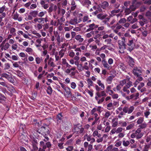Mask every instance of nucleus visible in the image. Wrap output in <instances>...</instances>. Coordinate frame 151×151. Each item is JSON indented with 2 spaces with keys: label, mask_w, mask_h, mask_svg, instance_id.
<instances>
[{
  "label": "nucleus",
  "mask_w": 151,
  "mask_h": 151,
  "mask_svg": "<svg viewBox=\"0 0 151 151\" xmlns=\"http://www.w3.org/2000/svg\"><path fill=\"white\" fill-rule=\"evenodd\" d=\"M40 147L38 151H45V150L47 148L49 151H50L52 147V144L50 142H46L45 144L43 141L40 142Z\"/></svg>",
  "instance_id": "1"
},
{
  "label": "nucleus",
  "mask_w": 151,
  "mask_h": 151,
  "mask_svg": "<svg viewBox=\"0 0 151 151\" xmlns=\"http://www.w3.org/2000/svg\"><path fill=\"white\" fill-rule=\"evenodd\" d=\"M37 132L43 136V137L47 135L50 133L49 128L47 126L42 127L37 130Z\"/></svg>",
  "instance_id": "2"
},
{
  "label": "nucleus",
  "mask_w": 151,
  "mask_h": 151,
  "mask_svg": "<svg viewBox=\"0 0 151 151\" xmlns=\"http://www.w3.org/2000/svg\"><path fill=\"white\" fill-rule=\"evenodd\" d=\"M125 39L123 37L122 38V40L119 41V48L120 49L119 52L121 53H123L124 50L126 49V45L125 44Z\"/></svg>",
  "instance_id": "3"
},
{
  "label": "nucleus",
  "mask_w": 151,
  "mask_h": 151,
  "mask_svg": "<svg viewBox=\"0 0 151 151\" xmlns=\"http://www.w3.org/2000/svg\"><path fill=\"white\" fill-rule=\"evenodd\" d=\"M132 73L135 77H138L142 75V68L140 67L135 66L134 67L132 70Z\"/></svg>",
  "instance_id": "4"
},
{
  "label": "nucleus",
  "mask_w": 151,
  "mask_h": 151,
  "mask_svg": "<svg viewBox=\"0 0 151 151\" xmlns=\"http://www.w3.org/2000/svg\"><path fill=\"white\" fill-rule=\"evenodd\" d=\"M134 109V107L133 106L129 107L128 106H126L123 109V111L125 113L130 114L132 112Z\"/></svg>",
  "instance_id": "5"
},
{
  "label": "nucleus",
  "mask_w": 151,
  "mask_h": 151,
  "mask_svg": "<svg viewBox=\"0 0 151 151\" xmlns=\"http://www.w3.org/2000/svg\"><path fill=\"white\" fill-rule=\"evenodd\" d=\"M98 27V25L95 24L94 23L90 24L88 26H87V27H88L89 28L86 30V31L88 32L92 31L95 29L97 28Z\"/></svg>",
  "instance_id": "6"
},
{
  "label": "nucleus",
  "mask_w": 151,
  "mask_h": 151,
  "mask_svg": "<svg viewBox=\"0 0 151 151\" xmlns=\"http://www.w3.org/2000/svg\"><path fill=\"white\" fill-rule=\"evenodd\" d=\"M136 8L133 5H131L129 8L126 9L125 10L124 12L125 15H127L129 14L132 11L135 10Z\"/></svg>",
  "instance_id": "7"
},
{
  "label": "nucleus",
  "mask_w": 151,
  "mask_h": 151,
  "mask_svg": "<svg viewBox=\"0 0 151 151\" xmlns=\"http://www.w3.org/2000/svg\"><path fill=\"white\" fill-rule=\"evenodd\" d=\"M71 89L69 87H67L66 89L65 90L66 92V93H65V96L68 98H70L71 97L72 93L71 92Z\"/></svg>",
  "instance_id": "8"
},
{
  "label": "nucleus",
  "mask_w": 151,
  "mask_h": 151,
  "mask_svg": "<svg viewBox=\"0 0 151 151\" xmlns=\"http://www.w3.org/2000/svg\"><path fill=\"white\" fill-rule=\"evenodd\" d=\"M109 6V3L106 1H104L98 5L99 8H101L103 9H105Z\"/></svg>",
  "instance_id": "9"
},
{
  "label": "nucleus",
  "mask_w": 151,
  "mask_h": 151,
  "mask_svg": "<svg viewBox=\"0 0 151 151\" xmlns=\"http://www.w3.org/2000/svg\"><path fill=\"white\" fill-rule=\"evenodd\" d=\"M63 116L62 114V113H60L58 114L56 116V119L57 121V124H59L61 122L63 121Z\"/></svg>",
  "instance_id": "10"
},
{
  "label": "nucleus",
  "mask_w": 151,
  "mask_h": 151,
  "mask_svg": "<svg viewBox=\"0 0 151 151\" xmlns=\"http://www.w3.org/2000/svg\"><path fill=\"white\" fill-rule=\"evenodd\" d=\"M127 45L130 47L129 48V50L131 52L133 50L134 46V44L133 43V41L132 40H129Z\"/></svg>",
  "instance_id": "11"
},
{
  "label": "nucleus",
  "mask_w": 151,
  "mask_h": 151,
  "mask_svg": "<svg viewBox=\"0 0 151 151\" xmlns=\"http://www.w3.org/2000/svg\"><path fill=\"white\" fill-rule=\"evenodd\" d=\"M74 130L75 132H77V133L81 134L83 133L84 128L83 127L79 128L78 127H76L75 128Z\"/></svg>",
  "instance_id": "12"
},
{
  "label": "nucleus",
  "mask_w": 151,
  "mask_h": 151,
  "mask_svg": "<svg viewBox=\"0 0 151 151\" xmlns=\"http://www.w3.org/2000/svg\"><path fill=\"white\" fill-rule=\"evenodd\" d=\"M82 3L83 6L88 8L90 5L91 4V2L89 0H84L82 2Z\"/></svg>",
  "instance_id": "13"
},
{
  "label": "nucleus",
  "mask_w": 151,
  "mask_h": 151,
  "mask_svg": "<svg viewBox=\"0 0 151 151\" xmlns=\"http://www.w3.org/2000/svg\"><path fill=\"white\" fill-rule=\"evenodd\" d=\"M129 65L131 67H133L134 65L135 62L134 59L130 56L129 57Z\"/></svg>",
  "instance_id": "14"
},
{
  "label": "nucleus",
  "mask_w": 151,
  "mask_h": 151,
  "mask_svg": "<svg viewBox=\"0 0 151 151\" xmlns=\"http://www.w3.org/2000/svg\"><path fill=\"white\" fill-rule=\"evenodd\" d=\"M96 95L97 96H98L99 97H104L106 96V94L105 92V91H101L100 92H97L96 93Z\"/></svg>",
  "instance_id": "15"
},
{
  "label": "nucleus",
  "mask_w": 151,
  "mask_h": 151,
  "mask_svg": "<svg viewBox=\"0 0 151 151\" xmlns=\"http://www.w3.org/2000/svg\"><path fill=\"white\" fill-rule=\"evenodd\" d=\"M54 35L56 38V39L57 40V42L58 44H59L61 42H62L63 41V39H61V40L60 38V36L58 34V32H56V33H54Z\"/></svg>",
  "instance_id": "16"
},
{
  "label": "nucleus",
  "mask_w": 151,
  "mask_h": 151,
  "mask_svg": "<svg viewBox=\"0 0 151 151\" xmlns=\"http://www.w3.org/2000/svg\"><path fill=\"white\" fill-rule=\"evenodd\" d=\"M107 16V15L106 14H102L100 13L97 15V17L99 19L102 20L105 19Z\"/></svg>",
  "instance_id": "17"
},
{
  "label": "nucleus",
  "mask_w": 151,
  "mask_h": 151,
  "mask_svg": "<svg viewBox=\"0 0 151 151\" xmlns=\"http://www.w3.org/2000/svg\"><path fill=\"white\" fill-rule=\"evenodd\" d=\"M75 39L79 43L82 42L84 40L83 38L80 35H76L75 36Z\"/></svg>",
  "instance_id": "18"
},
{
  "label": "nucleus",
  "mask_w": 151,
  "mask_h": 151,
  "mask_svg": "<svg viewBox=\"0 0 151 151\" xmlns=\"http://www.w3.org/2000/svg\"><path fill=\"white\" fill-rule=\"evenodd\" d=\"M10 46V45L8 43H6L4 45L0 47V48L2 51H3V50H6L8 49Z\"/></svg>",
  "instance_id": "19"
},
{
  "label": "nucleus",
  "mask_w": 151,
  "mask_h": 151,
  "mask_svg": "<svg viewBox=\"0 0 151 151\" xmlns=\"http://www.w3.org/2000/svg\"><path fill=\"white\" fill-rule=\"evenodd\" d=\"M38 11L36 10L32 11L30 12L29 14L33 17H35L38 15Z\"/></svg>",
  "instance_id": "20"
},
{
  "label": "nucleus",
  "mask_w": 151,
  "mask_h": 151,
  "mask_svg": "<svg viewBox=\"0 0 151 151\" xmlns=\"http://www.w3.org/2000/svg\"><path fill=\"white\" fill-rule=\"evenodd\" d=\"M53 61L54 59L52 58H50L48 61V65L52 67H54L55 66V65Z\"/></svg>",
  "instance_id": "21"
},
{
  "label": "nucleus",
  "mask_w": 151,
  "mask_h": 151,
  "mask_svg": "<svg viewBox=\"0 0 151 151\" xmlns=\"http://www.w3.org/2000/svg\"><path fill=\"white\" fill-rule=\"evenodd\" d=\"M114 77V76H109L107 77L106 81L108 84H110L111 83Z\"/></svg>",
  "instance_id": "22"
},
{
  "label": "nucleus",
  "mask_w": 151,
  "mask_h": 151,
  "mask_svg": "<svg viewBox=\"0 0 151 151\" xmlns=\"http://www.w3.org/2000/svg\"><path fill=\"white\" fill-rule=\"evenodd\" d=\"M91 136L89 135L86 134H85L83 136L84 139H87L88 141H90L91 139Z\"/></svg>",
  "instance_id": "23"
},
{
  "label": "nucleus",
  "mask_w": 151,
  "mask_h": 151,
  "mask_svg": "<svg viewBox=\"0 0 151 151\" xmlns=\"http://www.w3.org/2000/svg\"><path fill=\"white\" fill-rule=\"evenodd\" d=\"M69 23L71 25H75L77 23V19L76 18L71 19Z\"/></svg>",
  "instance_id": "24"
},
{
  "label": "nucleus",
  "mask_w": 151,
  "mask_h": 151,
  "mask_svg": "<svg viewBox=\"0 0 151 151\" xmlns=\"http://www.w3.org/2000/svg\"><path fill=\"white\" fill-rule=\"evenodd\" d=\"M20 138L22 140V142L24 141L27 142L28 139L23 134H22L20 137Z\"/></svg>",
  "instance_id": "25"
},
{
  "label": "nucleus",
  "mask_w": 151,
  "mask_h": 151,
  "mask_svg": "<svg viewBox=\"0 0 151 151\" xmlns=\"http://www.w3.org/2000/svg\"><path fill=\"white\" fill-rule=\"evenodd\" d=\"M97 83L99 85L101 86V90H103L105 88L104 86V84L101 83V81L99 80L97 82Z\"/></svg>",
  "instance_id": "26"
},
{
  "label": "nucleus",
  "mask_w": 151,
  "mask_h": 151,
  "mask_svg": "<svg viewBox=\"0 0 151 151\" xmlns=\"http://www.w3.org/2000/svg\"><path fill=\"white\" fill-rule=\"evenodd\" d=\"M31 142L32 144H38V140L35 137H33L32 138H31Z\"/></svg>",
  "instance_id": "27"
},
{
  "label": "nucleus",
  "mask_w": 151,
  "mask_h": 151,
  "mask_svg": "<svg viewBox=\"0 0 151 151\" xmlns=\"http://www.w3.org/2000/svg\"><path fill=\"white\" fill-rule=\"evenodd\" d=\"M52 91V90L50 86H48L47 88V94L51 95Z\"/></svg>",
  "instance_id": "28"
},
{
  "label": "nucleus",
  "mask_w": 151,
  "mask_h": 151,
  "mask_svg": "<svg viewBox=\"0 0 151 151\" xmlns=\"http://www.w3.org/2000/svg\"><path fill=\"white\" fill-rule=\"evenodd\" d=\"M107 109L109 110H111L113 108V105L112 103L111 102L110 103L107 104Z\"/></svg>",
  "instance_id": "29"
},
{
  "label": "nucleus",
  "mask_w": 151,
  "mask_h": 151,
  "mask_svg": "<svg viewBox=\"0 0 151 151\" xmlns=\"http://www.w3.org/2000/svg\"><path fill=\"white\" fill-rule=\"evenodd\" d=\"M4 69L5 70H8L10 68V64L8 63H5L4 65Z\"/></svg>",
  "instance_id": "30"
},
{
  "label": "nucleus",
  "mask_w": 151,
  "mask_h": 151,
  "mask_svg": "<svg viewBox=\"0 0 151 151\" xmlns=\"http://www.w3.org/2000/svg\"><path fill=\"white\" fill-rule=\"evenodd\" d=\"M126 21V20L125 18H122L117 23V24H122L125 23Z\"/></svg>",
  "instance_id": "31"
},
{
  "label": "nucleus",
  "mask_w": 151,
  "mask_h": 151,
  "mask_svg": "<svg viewBox=\"0 0 151 151\" xmlns=\"http://www.w3.org/2000/svg\"><path fill=\"white\" fill-rule=\"evenodd\" d=\"M47 13V12L46 11L44 12H40L39 13H38V14L37 16L38 17H43L45 14Z\"/></svg>",
  "instance_id": "32"
},
{
  "label": "nucleus",
  "mask_w": 151,
  "mask_h": 151,
  "mask_svg": "<svg viewBox=\"0 0 151 151\" xmlns=\"http://www.w3.org/2000/svg\"><path fill=\"white\" fill-rule=\"evenodd\" d=\"M88 63L87 62H86L84 63V65L82 67V70H88L89 68L88 66Z\"/></svg>",
  "instance_id": "33"
},
{
  "label": "nucleus",
  "mask_w": 151,
  "mask_h": 151,
  "mask_svg": "<svg viewBox=\"0 0 151 151\" xmlns=\"http://www.w3.org/2000/svg\"><path fill=\"white\" fill-rule=\"evenodd\" d=\"M143 121V118L142 117H140L137 120V123L138 124H141Z\"/></svg>",
  "instance_id": "34"
},
{
  "label": "nucleus",
  "mask_w": 151,
  "mask_h": 151,
  "mask_svg": "<svg viewBox=\"0 0 151 151\" xmlns=\"http://www.w3.org/2000/svg\"><path fill=\"white\" fill-rule=\"evenodd\" d=\"M130 144L129 141H125L123 140V145L125 147L128 146Z\"/></svg>",
  "instance_id": "35"
},
{
  "label": "nucleus",
  "mask_w": 151,
  "mask_h": 151,
  "mask_svg": "<svg viewBox=\"0 0 151 151\" xmlns=\"http://www.w3.org/2000/svg\"><path fill=\"white\" fill-rule=\"evenodd\" d=\"M106 136L107 135L106 134H104L103 137H101L96 140V142L98 143L102 142L103 140V137Z\"/></svg>",
  "instance_id": "36"
},
{
  "label": "nucleus",
  "mask_w": 151,
  "mask_h": 151,
  "mask_svg": "<svg viewBox=\"0 0 151 151\" xmlns=\"http://www.w3.org/2000/svg\"><path fill=\"white\" fill-rule=\"evenodd\" d=\"M126 81L127 80L126 79L121 81L119 82V85L122 86H123L124 84L126 83Z\"/></svg>",
  "instance_id": "37"
},
{
  "label": "nucleus",
  "mask_w": 151,
  "mask_h": 151,
  "mask_svg": "<svg viewBox=\"0 0 151 151\" xmlns=\"http://www.w3.org/2000/svg\"><path fill=\"white\" fill-rule=\"evenodd\" d=\"M132 86V82L129 81L126 83L125 86L127 87V88H129Z\"/></svg>",
  "instance_id": "38"
},
{
  "label": "nucleus",
  "mask_w": 151,
  "mask_h": 151,
  "mask_svg": "<svg viewBox=\"0 0 151 151\" xmlns=\"http://www.w3.org/2000/svg\"><path fill=\"white\" fill-rule=\"evenodd\" d=\"M145 86V84L144 83L141 82L139 83V85L137 87V89L138 90H140L141 88Z\"/></svg>",
  "instance_id": "39"
},
{
  "label": "nucleus",
  "mask_w": 151,
  "mask_h": 151,
  "mask_svg": "<svg viewBox=\"0 0 151 151\" xmlns=\"http://www.w3.org/2000/svg\"><path fill=\"white\" fill-rule=\"evenodd\" d=\"M17 75L19 77H22L24 75L23 73L19 70H17Z\"/></svg>",
  "instance_id": "40"
},
{
  "label": "nucleus",
  "mask_w": 151,
  "mask_h": 151,
  "mask_svg": "<svg viewBox=\"0 0 151 151\" xmlns=\"http://www.w3.org/2000/svg\"><path fill=\"white\" fill-rule=\"evenodd\" d=\"M147 126V124L145 123H142L139 126L140 129H143L145 128Z\"/></svg>",
  "instance_id": "41"
},
{
  "label": "nucleus",
  "mask_w": 151,
  "mask_h": 151,
  "mask_svg": "<svg viewBox=\"0 0 151 151\" xmlns=\"http://www.w3.org/2000/svg\"><path fill=\"white\" fill-rule=\"evenodd\" d=\"M10 76L6 73H3L1 74V77H4L7 79H8V78L10 77Z\"/></svg>",
  "instance_id": "42"
},
{
  "label": "nucleus",
  "mask_w": 151,
  "mask_h": 151,
  "mask_svg": "<svg viewBox=\"0 0 151 151\" xmlns=\"http://www.w3.org/2000/svg\"><path fill=\"white\" fill-rule=\"evenodd\" d=\"M76 85L75 83L74 82H72L70 83V87L73 89H74L76 88Z\"/></svg>",
  "instance_id": "43"
},
{
  "label": "nucleus",
  "mask_w": 151,
  "mask_h": 151,
  "mask_svg": "<svg viewBox=\"0 0 151 151\" xmlns=\"http://www.w3.org/2000/svg\"><path fill=\"white\" fill-rule=\"evenodd\" d=\"M7 79L9 82L12 83H13L14 82V80L11 75L10 76V77L8 78Z\"/></svg>",
  "instance_id": "44"
},
{
  "label": "nucleus",
  "mask_w": 151,
  "mask_h": 151,
  "mask_svg": "<svg viewBox=\"0 0 151 151\" xmlns=\"http://www.w3.org/2000/svg\"><path fill=\"white\" fill-rule=\"evenodd\" d=\"M33 19V17L31 15H29L28 17H26L25 19L27 21H28L29 20H31Z\"/></svg>",
  "instance_id": "45"
},
{
  "label": "nucleus",
  "mask_w": 151,
  "mask_h": 151,
  "mask_svg": "<svg viewBox=\"0 0 151 151\" xmlns=\"http://www.w3.org/2000/svg\"><path fill=\"white\" fill-rule=\"evenodd\" d=\"M87 92L90 96L91 97H93V90H87Z\"/></svg>",
  "instance_id": "46"
},
{
  "label": "nucleus",
  "mask_w": 151,
  "mask_h": 151,
  "mask_svg": "<svg viewBox=\"0 0 151 151\" xmlns=\"http://www.w3.org/2000/svg\"><path fill=\"white\" fill-rule=\"evenodd\" d=\"M112 127H115L118 125V122L117 121L114 122V119H113L112 120Z\"/></svg>",
  "instance_id": "47"
},
{
  "label": "nucleus",
  "mask_w": 151,
  "mask_h": 151,
  "mask_svg": "<svg viewBox=\"0 0 151 151\" xmlns=\"http://www.w3.org/2000/svg\"><path fill=\"white\" fill-rule=\"evenodd\" d=\"M44 137L45 139H44L42 141L45 143V144L46 142H50L48 141L49 140V138L48 137L46 136H45Z\"/></svg>",
  "instance_id": "48"
},
{
  "label": "nucleus",
  "mask_w": 151,
  "mask_h": 151,
  "mask_svg": "<svg viewBox=\"0 0 151 151\" xmlns=\"http://www.w3.org/2000/svg\"><path fill=\"white\" fill-rule=\"evenodd\" d=\"M11 58L14 60H17L19 59V57L17 55H13L11 57Z\"/></svg>",
  "instance_id": "49"
},
{
  "label": "nucleus",
  "mask_w": 151,
  "mask_h": 151,
  "mask_svg": "<svg viewBox=\"0 0 151 151\" xmlns=\"http://www.w3.org/2000/svg\"><path fill=\"white\" fill-rule=\"evenodd\" d=\"M134 124H132L128 126L127 127H126V129L127 130H129L130 129H132L134 126Z\"/></svg>",
  "instance_id": "50"
},
{
  "label": "nucleus",
  "mask_w": 151,
  "mask_h": 151,
  "mask_svg": "<svg viewBox=\"0 0 151 151\" xmlns=\"http://www.w3.org/2000/svg\"><path fill=\"white\" fill-rule=\"evenodd\" d=\"M111 115V114L110 111H107L106 112L104 116L105 118H108Z\"/></svg>",
  "instance_id": "51"
},
{
  "label": "nucleus",
  "mask_w": 151,
  "mask_h": 151,
  "mask_svg": "<svg viewBox=\"0 0 151 151\" xmlns=\"http://www.w3.org/2000/svg\"><path fill=\"white\" fill-rule=\"evenodd\" d=\"M6 99L5 96L3 94L0 93V101H4Z\"/></svg>",
  "instance_id": "52"
},
{
  "label": "nucleus",
  "mask_w": 151,
  "mask_h": 151,
  "mask_svg": "<svg viewBox=\"0 0 151 151\" xmlns=\"http://www.w3.org/2000/svg\"><path fill=\"white\" fill-rule=\"evenodd\" d=\"M63 50H61L59 52V55L60 56V58H61L63 57L64 55V53L63 52Z\"/></svg>",
  "instance_id": "53"
},
{
  "label": "nucleus",
  "mask_w": 151,
  "mask_h": 151,
  "mask_svg": "<svg viewBox=\"0 0 151 151\" xmlns=\"http://www.w3.org/2000/svg\"><path fill=\"white\" fill-rule=\"evenodd\" d=\"M19 17V14H18L17 12L15 13L13 16V19L14 20H16Z\"/></svg>",
  "instance_id": "54"
},
{
  "label": "nucleus",
  "mask_w": 151,
  "mask_h": 151,
  "mask_svg": "<svg viewBox=\"0 0 151 151\" xmlns=\"http://www.w3.org/2000/svg\"><path fill=\"white\" fill-rule=\"evenodd\" d=\"M62 63L63 65H65L66 66L68 64V63L67 62L66 60L65 59H62Z\"/></svg>",
  "instance_id": "55"
},
{
  "label": "nucleus",
  "mask_w": 151,
  "mask_h": 151,
  "mask_svg": "<svg viewBox=\"0 0 151 151\" xmlns=\"http://www.w3.org/2000/svg\"><path fill=\"white\" fill-rule=\"evenodd\" d=\"M87 81L88 83V85H89L91 86H92L93 83V82L91 80V79L89 78L87 80Z\"/></svg>",
  "instance_id": "56"
},
{
  "label": "nucleus",
  "mask_w": 151,
  "mask_h": 151,
  "mask_svg": "<svg viewBox=\"0 0 151 151\" xmlns=\"http://www.w3.org/2000/svg\"><path fill=\"white\" fill-rule=\"evenodd\" d=\"M92 35H93V31H91L90 32L87 33L86 36L87 37H90L92 36Z\"/></svg>",
  "instance_id": "57"
},
{
  "label": "nucleus",
  "mask_w": 151,
  "mask_h": 151,
  "mask_svg": "<svg viewBox=\"0 0 151 151\" xmlns=\"http://www.w3.org/2000/svg\"><path fill=\"white\" fill-rule=\"evenodd\" d=\"M33 149L35 150H39L38 148L37 147L38 144H32Z\"/></svg>",
  "instance_id": "58"
},
{
  "label": "nucleus",
  "mask_w": 151,
  "mask_h": 151,
  "mask_svg": "<svg viewBox=\"0 0 151 151\" xmlns=\"http://www.w3.org/2000/svg\"><path fill=\"white\" fill-rule=\"evenodd\" d=\"M150 112L149 111H147L144 112V114L145 117L147 118H148V116L150 114Z\"/></svg>",
  "instance_id": "59"
},
{
  "label": "nucleus",
  "mask_w": 151,
  "mask_h": 151,
  "mask_svg": "<svg viewBox=\"0 0 151 151\" xmlns=\"http://www.w3.org/2000/svg\"><path fill=\"white\" fill-rule=\"evenodd\" d=\"M73 147L71 146H68V147L66 148V149L67 151H71L73 150Z\"/></svg>",
  "instance_id": "60"
},
{
  "label": "nucleus",
  "mask_w": 151,
  "mask_h": 151,
  "mask_svg": "<svg viewBox=\"0 0 151 151\" xmlns=\"http://www.w3.org/2000/svg\"><path fill=\"white\" fill-rule=\"evenodd\" d=\"M142 136L143 135L141 133L137 134L136 135V138L137 139H139L141 138Z\"/></svg>",
  "instance_id": "61"
},
{
  "label": "nucleus",
  "mask_w": 151,
  "mask_h": 151,
  "mask_svg": "<svg viewBox=\"0 0 151 151\" xmlns=\"http://www.w3.org/2000/svg\"><path fill=\"white\" fill-rule=\"evenodd\" d=\"M25 50L28 52H32L33 51L32 48L29 47L27 48Z\"/></svg>",
  "instance_id": "62"
},
{
  "label": "nucleus",
  "mask_w": 151,
  "mask_h": 151,
  "mask_svg": "<svg viewBox=\"0 0 151 151\" xmlns=\"http://www.w3.org/2000/svg\"><path fill=\"white\" fill-rule=\"evenodd\" d=\"M123 129L122 127H118L116 130V133H121Z\"/></svg>",
  "instance_id": "63"
},
{
  "label": "nucleus",
  "mask_w": 151,
  "mask_h": 151,
  "mask_svg": "<svg viewBox=\"0 0 151 151\" xmlns=\"http://www.w3.org/2000/svg\"><path fill=\"white\" fill-rule=\"evenodd\" d=\"M149 147L150 146L149 145H146L144 147L143 151H148Z\"/></svg>",
  "instance_id": "64"
}]
</instances>
